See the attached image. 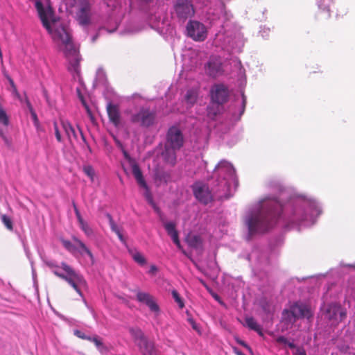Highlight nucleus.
I'll return each instance as SVG.
<instances>
[{
  "label": "nucleus",
  "mask_w": 355,
  "mask_h": 355,
  "mask_svg": "<svg viewBox=\"0 0 355 355\" xmlns=\"http://www.w3.org/2000/svg\"><path fill=\"white\" fill-rule=\"evenodd\" d=\"M283 242L282 236H278L274 242L270 241L268 248L256 245L247 256L252 266V272L263 283L268 279V273L271 266V257L274 253L275 248Z\"/></svg>",
  "instance_id": "7ed1b4c3"
},
{
  "label": "nucleus",
  "mask_w": 355,
  "mask_h": 355,
  "mask_svg": "<svg viewBox=\"0 0 355 355\" xmlns=\"http://www.w3.org/2000/svg\"><path fill=\"white\" fill-rule=\"evenodd\" d=\"M178 150H180L173 148L164 144V150L162 152V157L164 162L171 166H174L177 162V152Z\"/></svg>",
  "instance_id": "393cba45"
},
{
  "label": "nucleus",
  "mask_w": 355,
  "mask_h": 355,
  "mask_svg": "<svg viewBox=\"0 0 355 355\" xmlns=\"http://www.w3.org/2000/svg\"><path fill=\"white\" fill-rule=\"evenodd\" d=\"M200 162V167H203V168H205L206 166H207V162H205L203 159H201Z\"/></svg>",
  "instance_id": "774afa93"
},
{
  "label": "nucleus",
  "mask_w": 355,
  "mask_h": 355,
  "mask_svg": "<svg viewBox=\"0 0 355 355\" xmlns=\"http://www.w3.org/2000/svg\"><path fill=\"white\" fill-rule=\"evenodd\" d=\"M78 130H79V132H80V136H81V139H82L83 141L85 144H87L86 137H85V136L84 135V134H83V131H82L81 128H78Z\"/></svg>",
  "instance_id": "0e129e2a"
},
{
  "label": "nucleus",
  "mask_w": 355,
  "mask_h": 355,
  "mask_svg": "<svg viewBox=\"0 0 355 355\" xmlns=\"http://www.w3.org/2000/svg\"><path fill=\"white\" fill-rule=\"evenodd\" d=\"M92 342L95 344L96 348H98L101 344L103 343L101 340V338L98 336H94V338H92Z\"/></svg>",
  "instance_id": "5fc2aeb1"
},
{
  "label": "nucleus",
  "mask_w": 355,
  "mask_h": 355,
  "mask_svg": "<svg viewBox=\"0 0 355 355\" xmlns=\"http://www.w3.org/2000/svg\"><path fill=\"white\" fill-rule=\"evenodd\" d=\"M281 321L287 327H292L297 321L291 305L282 311Z\"/></svg>",
  "instance_id": "cd10ccee"
},
{
  "label": "nucleus",
  "mask_w": 355,
  "mask_h": 355,
  "mask_svg": "<svg viewBox=\"0 0 355 355\" xmlns=\"http://www.w3.org/2000/svg\"><path fill=\"white\" fill-rule=\"evenodd\" d=\"M212 182L214 192L225 199L232 196V189L238 187L239 181L233 165L227 160H221L214 168Z\"/></svg>",
  "instance_id": "20e7f679"
},
{
  "label": "nucleus",
  "mask_w": 355,
  "mask_h": 355,
  "mask_svg": "<svg viewBox=\"0 0 355 355\" xmlns=\"http://www.w3.org/2000/svg\"><path fill=\"white\" fill-rule=\"evenodd\" d=\"M195 10L189 0H176L173 3L172 16L184 23L193 16Z\"/></svg>",
  "instance_id": "ddd939ff"
},
{
  "label": "nucleus",
  "mask_w": 355,
  "mask_h": 355,
  "mask_svg": "<svg viewBox=\"0 0 355 355\" xmlns=\"http://www.w3.org/2000/svg\"><path fill=\"white\" fill-rule=\"evenodd\" d=\"M30 114H31V119H32L33 122L37 121L39 120L35 111H33V112H30Z\"/></svg>",
  "instance_id": "e2e57ef3"
},
{
  "label": "nucleus",
  "mask_w": 355,
  "mask_h": 355,
  "mask_svg": "<svg viewBox=\"0 0 355 355\" xmlns=\"http://www.w3.org/2000/svg\"><path fill=\"white\" fill-rule=\"evenodd\" d=\"M241 139V132H236L231 135H224L223 140L229 147L236 144Z\"/></svg>",
  "instance_id": "72a5a7b5"
},
{
  "label": "nucleus",
  "mask_w": 355,
  "mask_h": 355,
  "mask_svg": "<svg viewBox=\"0 0 355 355\" xmlns=\"http://www.w3.org/2000/svg\"><path fill=\"white\" fill-rule=\"evenodd\" d=\"M0 137L2 139L6 146H10V141L1 128H0Z\"/></svg>",
  "instance_id": "09e8293b"
},
{
  "label": "nucleus",
  "mask_w": 355,
  "mask_h": 355,
  "mask_svg": "<svg viewBox=\"0 0 355 355\" xmlns=\"http://www.w3.org/2000/svg\"><path fill=\"white\" fill-rule=\"evenodd\" d=\"M198 97L199 88L196 87H191L187 89L182 102L187 106V108H190L196 103Z\"/></svg>",
  "instance_id": "a878e982"
},
{
  "label": "nucleus",
  "mask_w": 355,
  "mask_h": 355,
  "mask_svg": "<svg viewBox=\"0 0 355 355\" xmlns=\"http://www.w3.org/2000/svg\"><path fill=\"white\" fill-rule=\"evenodd\" d=\"M80 230L84 232L86 236L89 237L94 234L92 228L85 220L78 223Z\"/></svg>",
  "instance_id": "c9c22d12"
},
{
  "label": "nucleus",
  "mask_w": 355,
  "mask_h": 355,
  "mask_svg": "<svg viewBox=\"0 0 355 355\" xmlns=\"http://www.w3.org/2000/svg\"><path fill=\"white\" fill-rule=\"evenodd\" d=\"M165 144L179 150L183 147L184 144V137L179 127L172 125L168 129L166 135Z\"/></svg>",
  "instance_id": "a211bd4d"
},
{
  "label": "nucleus",
  "mask_w": 355,
  "mask_h": 355,
  "mask_svg": "<svg viewBox=\"0 0 355 355\" xmlns=\"http://www.w3.org/2000/svg\"><path fill=\"white\" fill-rule=\"evenodd\" d=\"M187 35L196 42H202L207 37V29L201 22L189 20L186 26Z\"/></svg>",
  "instance_id": "2eb2a0df"
},
{
  "label": "nucleus",
  "mask_w": 355,
  "mask_h": 355,
  "mask_svg": "<svg viewBox=\"0 0 355 355\" xmlns=\"http://www.w3.org/2000/svg\"><path fill=\"white\" fill-rule=\"evenodd\" d=\"M76 93H77V95H78L79 99L81 101L83 105L85 107V108L87 109V112L89 113H90V110L89 109V107L87 106V103H86V102H85V101L84 99V97H83V94L81 93V91H80V88H78V87L76 88Z\"/></svg>",
  "instance_id": "de8ad7c7"
},
{
  "label": "nucleus",
  "mask_w": 355,
  "mask_h": 355,
  "mask_svg": "<svg viewBox=\"0 0 355 355\" xmlns=\"http://www.w3.org/2000/svg\"><path fill=\"white\" fill-rule=\"evenodd\" d=\"M188 322L191 324L192 329L198 334H200V328L198 324L196 322L193 318H189L187 319Z\"/></svg>",
  "instance_id": "a18cd8bd"
},
{
  "label": "nucleus",
  "mask_w": 355,
  "mask_h": 355,
  "mask_svg": "<svg viewBox=\"0 0 355 355\" xmlns=\"http://www.w3.org/2000/svg\"><path fill=\"white\" fill-rule=\"evenodd\" d=\"M60 122L69 141L71 143L72 138H73L75 140H78V135L72 124L68 120L62 119Z\"/></svg>",
  "instance_id": "c85d7f7f"
},
{
  "label": "nucleus",
  "mask_w": 355,
  "mask_h": 355,
  "mask_svg": "<svg viewBox=\"0 0 355 355\" xmlns=\"http://www.w3.org/2000/svg\"><path fill=\"white\" fill-rule=\"evenodd\" d=\"M210 102L207 107V114L211 120L216 119L224 111V105L230 98V90L223 83L214 84L209 91Z\"/></svg>",
  "instance_id": "423d86ee"
},
{
  "label": "nucleus",
  "mask_w": 355,
  "mask_h": 355,
  "mask_svg": "<svg viewBox=\"0 0 355 355\" xmlns=\"http://www.w3.org/2000/svg\"><path fill=\"white\" fill-rule=\"evenodd\" d=\"M6 77L7 80H8L9 84H10V87H12V89H14L15 87H17L14 80H12V78L10 76L6 75Z\"/></svg>",
  "instance_id": "052dcab7"
},
{
  "label": "nucleus",
  "mask_w": 355,
  "mask_h": 355,
  "mask_svg": "<svg viewBox=\"0 0 355 355\" xmlns=\"http://www.w3.org/2000/svg\"><path fill=\"white\" fill-rule=\"evenodd\" d=\"M118 238H119V241L125 246V248L127 249H128V248H130L122 234L119 235Z\"/></svg>",
  "instance_id": "680f3d73"
},
{
  "label": "nucleus",
  "mask_w": 355,
  "mask_h": 355,
  "mask_svg": "<svg viewBox=\"0 0 355 355\" xmlns=\"http://www.w3.org/2000/svg\"><path fill=\"white\" fill-rule=\"evenodd\" d=\"M114 142H115V144L117 146V148H119L121 150V151L123 149H125L123 143L120 140H119L116 138H114Z\"/></svg>",
  "instance_id": "4d7b16f0"
},
{
  "label": "nucleus",
  "mask_w": 355,
  "mask_h": 355,
  "mask_svg": "<svg viewBox=\"0 0 355 355\" xmlns=\"http://www.w3.org/2000/svg\"><path fill=\"white\" fill-rule=\"evenodd\" d=\"M94 85L96 87H97L98 85H102L103 87H106L107 79H106L105 73L103 71V69H98L97 70Z\"/></svg>",
  "instance_id": "f704fd0d"
},
{
  "label": "nucleus",
  "mask_w": 355,
  "mask_h": 355,
  "mask_svg": "<svg viewBox=\"0 0 355 355\" xmlns=\"http://www.w3.org/2000/svg\"><path fill=\"white\" fill-rule=\"evenodd\" d=\"M129 333L142 355H157V349L154 342L150 340L141 328L130 327Z\"/></svg>",
  "instance_id": "9b49d317"
},
{
  "label": "nucleus",
  "mask_w": 355,
  "mask_h": 355,
  "mask_svg": "<svg viewBox=\"0 0 355 355\" xmlns=\"http://www.w3.org/2000/svg\"><path fill=\"white\" fill-rule=\"evenodd\" d=\"M277 343L284 345L293 349V355H307L305 349L302 347H297L293 342L289 341L285 336H279L275 338Z\"/></svg>",
  "instance_id": "bb28decb"
},
{
  "label": "nucleus",
  "mask_w": 355,
  "mask_h": 355,
  "mask_svg": "<svg viewBox=\"0 0 355 355\" xmlns=\"http://www.w3.org/2000/svg\"><path fill=\"white\" fill-rule=\"evenodd\" d=\"M328 275L335 276L337 278L347 277L346 293L349 297H355V265L354 264H345L341 262L336 268L330 269L327 273H320L313 276H307L300 277H293L292 281H297L298 283L304 282L308 279L311 278H321L325 277Z\"/></svg>",
  "instance_id": "39448f33"
},
{
  "label": "nucleus",
  "mask_w": 355,
  "mask_h": 355,
  "mask_svg": "<svg viewBox=\"0 0 355 355\" xmlns=\"http://www.w3.org/2000/svg\"><path fill=\"white\" fill-rule=\"evenodd\" d=\"M127 250L128 254L131 256L132 259L134 260L135 262H136L141 266H143L146 264V259L136 248H128Z\"/></svg>",
  "instance_id": "2f4dec72"
},
{
  "label": "nucleus",
  "mask_w": 355,
  "mask_h": 355,
  "mask_svg": "<svg viewBox=\"0 0 355 355\" xmlns=\"http://www.w3.org/2000/svg\"><path fill=\"white\" fill-rule=\"evenodd\" d=\"M214 42L230 53H239L243 50L245 40L240 33L235 34L233 37L220 33L216 35Z\"/></svg>",
  "instance_id": "1a4fd4ad"
},
{
  "label": "nucleus",
  "mask_w": 355,
  "mask_h": 355,
  "mask_svg": "<svg viewBox=\"0 0 355 355\" xmlns=\"http://www.w3.org/2000/svg\"><path fill=\"white\" fill-rule=\"evenodd\" d=\"M97 349L102 354H106L109 352L108 347L102 343L101 345L97 348Z\"/></svg>",
  "instance_id": "3c124183"
},
{
  "label": "nucleus",
  "mask_w": 355,
  "mask_h": 355,
  "mask_svg": "<svg viewBox=\"0 0 355 355\" xmlns=\"http://www.w3.org/2000/svg\"><path fill=\"white\" fill-rule=\"evenodd\" d=\"M237 343L245 347H248V345L246 344V343L243 340H238Z\"/></svg>",
  "instance_id": "338daca9"
},
{
  "label": "nucleus",
  "mask_w": 355,
  "mask_h": 355,
  "mask_svg": "<svg viewBox=\"0 0 355 355\" xmlns=\"http://www.w3.org/2000/svg\"><path fill=\"white\" fill-rule=\"evenodd\" d=\"M109 225H110L111 230L113 232H114L115 231H117V230H119L118 226L116 225V224L115 223V222L114 220H112L111 223H110Z\"/></svg>",
  "instance_id": "bf43d9fd"
},
{
  "label": "nucleus",
  "mask_w": 355,
  "mask_h": 355,
  "mask_svg": "<svg viewBox=\"0 0 355 355\" xmlns=\"http://www.w3.org/2000/svg\"><path fill=\"white\" fill-rule=\"evenodd\" d=\"M214 298L220 304H223V301L221 300L220 297L218 295H214Z\"/></svg>",
  "instance_id": "69168bd1"
},
{
  "label": "nucleus",
  "mask_w": 355,
  "mask_h": 355,
  "mask_svg": "<svg viewBox=\"0 0 355 355\" xmlns=\"http://www.w3.org/2000/svg\"><path fill=\"white\" fill-rule=\"evenodd\" d=\"M166 176V175L164 172L157 173L156 174V179L159 180L161 181L165 180Z\"/></svg>",
  "instance_id": "13d9d810"
},
{
  "label": "nucleus",
  "mask_w": 355,
  "mask_h": 355,
  "mask_svg": "<svg viewBox=\"0 0 355 355\" xmlns=\"http://www.w3.org/2000/svg\"><path fill=\"white\" fill-rule=\"evenodd\" d=\"M158 271V268L157 266L153 264L150 266V268L148 271V273L150 275H154Z\"/></svg>",
  "instance_id": "864d4df0"
},
{
  "label": "nucleus",
  "mask_w": 355,
  "mask_h": 355,
  "mask_svg": "<svg viewBox=\"0 0 355 355\" xmlns=\"http://www.w3.org/2000/svg\"><path fill=\"white\" fill-rule=\"evenodd\" d=\"M291 305L297 320L306 319L309 321L313 319V311L309 304L301 301H296Z\"/></svg>",
  "instance_id": "6ab92c4d"
},
{
  "label": "nucleus",
  "mask_w": 355,
  "mask_h": 355,
  "mask_svg": "<svg viewBox=\"0 0 355 355\" xmlns=\"http://www.w3.org/2000/svg\"><path fill=\"white\" fill-rule=\"evenodd\" d=\"M12 93L19 101H20L21 103H23V98L21 97V96L20 95V94L19 93V92L17 91V87H15L14 89H12Z\"/></svg>",
  "instance_id": "6e6d98bb"
},
{
  "label": "nucleus",
  "mask_w": 355,
  "mask_h": 355,
  "mask_svg": "<svg viewBox=\"0 0 355 355\" xmlns=\"http://www.w3.org/2000/svg\"><path fill=\"white\" fill-rule=\"evenodd\" d=\"M83 172L89 178L92 182L94 181L95 171L91 165H87L83 166Z\"/></svg>",
  "instance_id": "a19ab883"
},
{
  "label": "nucleus",
  "mask_w": 355,
  "mask_h": 355,
  "mask_svg": "<svg viewBox=\"0 0 355 355\" xmlns=\"http://www.w3.org/2000/svg\"><path fill=\"white\" fill-rule=\"evenodd\" d=\"M188 244L191 248H198L202 245V239L199 236H192L189 239Z\"/></svg>",
  "instance_id": "58836bf2"
},
{
  "label": "nucleus",
  "mask_w": 355,
  "mask_h": 355,
  "mask_svg": "<svg viewBox=\"0 0 355 355\" xmlns=\"http://www.w3.org/2000/svg\"><path fill=\"white\" fill-rule=\"evenodd\" d=\"M1 221L8 230H12V229H13L12 221L9 216H8L5 214L2 215L1 216Z\"/></svg>",
  "instance_id": "79ce46f5"
},
{
  "label": "nucleus",
  "mask_w": 355,
  "mask_h": 355,
  "mask_svg": "<svg viewBox=\"0 0 355 355\" xmlns=\"http://www.w3.org/2000/svg\"><path fill=\"white\" fill-rule=\"evenodd\" d=\"M259 306L262 311L266 314L272 313V309L270 302L266 299H261L259 301Z\"/></svg>",
  "instance_id": "ea45409f"
},
{
  "label": "nucleus",
  "mask_w": 355,
  "mask_h": 355,
  "mask_svg": "<svg viewBox=\"0 0 355 355\" xmlns=\"http://www.w3.org/2000/svg\"><path fill=\"white\" fill-rule=\"evenodd\" d=\"M171 295L175 300V302L178 304L180 309H183L184 307V299L180 296L178 291L175 289H173L171 291Z\"/></svg>",
  "instance_id": "e433bc0d"
},
{
  "label": "nucleus",
  "mask_w": 355,
  "mask_h": 355,
  "mask_svg": "<svg viewBox=\"0 0 355 355\" xmlns=\"http://www.w3.org/2000/svg\"><path fill=\"white\" fill-rule=\"evenodd\" d=\"M24 101L26 103V107H27L29 112L35 111V110L33 107V105H32L31 103L30 102L28 98L27 97V96L26 94H25V96H24V99H23V102Z\"/></svg>",
  "instance_id": "8fccbe9b"
},
{
  "label": "nucleus",
  "mask_w": 355,
  "mask_h": 355,
  "mask_svg": "<svg viewBox=\"0 0 355 355\" xmlns=\"http://www.w3.org/2000/svg\"><path fill=\"white\" fill-rule=\"evenodd\" d=\"M74 335L80 338L83 339V340L85 339V338H86V336H87V334H85V332H83L81 330H78V329L74 330Z\"/></svg>",
  "instance_id": "603ef678"
},
{
  "label": "nucleus",
  "mask_w": 355,
  "mask_h": 355,
  "mask_svg": "<svg viewBox=\"0 0 355 355\" xmlns=\"http://www.w3.org/2000/svg\"><path fill=\"white\" fill-rule=\"evenodd\" d=\"M276 191L252 205L245 211V240L250 241L275 227L301 231L316 225L323 214L321 202L311 195L291 191L279 182H270Z\"/></svg>",
  "instance_id": "f257e3e1"
},
{
  "label": "nucleus",
  "mask_w": 355,
  "mask_h": 355,
  "mask_svg": "<svg viewBox=\"0 0 355 355\" xmlns=\"http://www.w3.org/2000/svg\"><path fill=\"white\" fill-rule=\"evenodd\" d=\"M0 123L3 126H8L10 124V119L3 107L0 104Z\"/></svg>",
  "instance_id": "4c0bfd02"
},
{
  "label": "nucleus",
  "mask_w": 355,
  "mask_h": 355,
  "mask_svg": "<svg viewBox=\"0 0 355 355\" xmlns=\"http://www.w3.org/2000/svg\"><path fill=\"white\" fill-rule=\"evenodd\" d=\"M324 316L334 324L342 321L346 317V313L342 310L340 305L330 304L327 305Z\"/></svg>",
  "instance_id": "412c9836"
},
{
  "label": "nucleus",
  "mask_w": 355,
  "mask_h": 355,
  "mask_svg": "<svg viewBox=\"0 0 355 355\" xmlns=\"http://www.w3.org/2000/svg\"><path fill=\"white\" fill-rule=\"evenodd\" d=\"M53 128H54V131H55V136L57 141L60 143H62L63 139H62L61 133L59 130L58 125V123L56 121L53 122Z\"/></svg>",
  "instance_id": "c03bdc74"
},
{
  "label": "nucleus",
  "mask_w": 355,
  "mask_h": 355,
  "mask_svg": "<svg viewBox=\"0 0 355 355\" xmlns=\"http://www.w3.org/2000/svg\"><path fill=\"white\" fill-rule=\"evenodd\" d=\"M157 216L159 218V220L162 223V225L167 232L168 235L171 237L174 244L178 248H181V243L179 237V232L176 229V225L173 221H166L164 214L162 211H161V214H158Z\"/></svg>",
  "instance_id": "4be33fe9"
},
{
  "label": "nucleus",
  "mask_w": 355,
  "mask_h": 355,
  "mask_svg": "<svg viewBox=\"0 0 355 355\" xmlns=\"http://www.w3.org/2000/svg\"><path fill=\"white\" fill-rule=\"evenodd\" d=\"M77 10L75 19L83 27L88 26L92 23V3L89 0H76Z\"/></svg>",
  "instance_id": "4468645a"
},
{
  "label": "nucleus",
  "mask_w": 355,
  "mask_h": 355,
  "mask_svg": "<svg viewBox=\"0 0 355 355\" xmlns=\"http://www.w3.org/2000/svg\"><path fill=\"white\" fill-rule=\"evenodd\" d=\"M196 199L200 203L207 205L214 201V196L209 187L202 182H195L191 186Z\"/></svg>",
  "instance_id": "f3484780"
},
{
  "label": "nucleus",
  "mask_w": 355,
  "mask_h": 355,
  "mask_svg": "<svg viewBox=\"0 0 355 355\" xmlns=\"http://www.w3.org/2000/svg\"><path fill=\"white\" fill-rule=\"evenodd\" d=\"M316 2L319 9L324 12L325 17H330L331 7L333 4L332 0H316Z\"/></svg>",
  "instance_id": "473e14b6"
},
{
  "label": "nucleus",
  "mask_w": 355,
  "mask_h": 355,
  "mask_svg": "<svg viewBox=\"0 0 355 355\" xmlns=\"http://www.w3.org/2000/svg\"><path fill=\"white\" fill-rule=\"evenodd\" d=\"M156 114L148 107H141L132 115V121L138 123L142 127L148 128L154 125Z\"/></svg>",
  "instance_id": "dca6fc26"
},
{
  "label": "nucleus",
  "mask_w": 355,
  "mask_h": 355,
  "mask_svg": "<svg viewBox=\"0 0 355 355\" xmlns=\"http://www.w3.org/2000/svg\"><path fill=\"white\" fill-rule=\"evenodd\" d=\"M246 103L247 99L243 92H241L240 96L235 97L230 103L225 113V117L229 120V125H233L241 119L245 112Z\"/></svg>",
  "instance_id": "f8f14e48"
},
{
  "label": "nucleus",
  "mask_w": 355,
  "mask_h": 355,
  "mask_svg": "<svg viewBox=\"0 0 355 355\" xmlns=\"http://www.w3.org/2000/svg\"><path fill=\"white\" fill-rule=\"evenodd\" d=\"M72 206L74 210L75 215L76 216L78 222H80L81 220H84L81 216V214L74 201L72 202Z\"/></svg>",
  "instance_id": "49530a36"
},
{
  "label": "nucleus",
  "mask_w": 355,
  "mask_h": 355,
  "mask_svg": "<svg viewBox=\"0 0 355 355\" xmlns=\"http://www.w3.org/2000/svg\"><path fill=\"white\" fill-rule=\"evenodd\" d=\"M119 26V22L116 19H114V24L112 26L107 25V26L101 27L98 30L97 33L92 36V42H95L98 38V37L104 32H107L108 33H114L118 28Z\"/></svg>",
  "instance_id": "7c9ffc66"
},
{
  "label": "nucleus",
  "mask_w": 355,
  "mask_h": 355,
  "mask_svg": "<svg viewBox=\"0 0 355 355\" xmlns=\"http://www.w3.org/2000/svg\"><path fill=\"white\" fill-rule=\"evenodd\" d=\"M71 239L73 243L69 240L61 239L60 241L64 248L76 259L87 256L92 264H94L95 257L91 250L77 236H72Z\"/></svg>",
  "instance_id": "9d476101"
},
{
  "label": "nucleus",
  "mask_w": 355,
  "mask_h": 355,
  "mask_svg": "<svg viewBox=\"0 0 355 355\" xmlns=\"http://www.w3.org/2000/svg\"><path fill=\"white\" fill-rule=\"evenodd\" d=\"M34 4L43 27L55 41L61 42L60 49L69 62L68 70L73 78L83 86L80 66L81 58L79 49L73 42L71 34L64 25L58 24L59 19L55 16V11L49 1L44 3L41 0H35Z\"/></svg>",
  "instance_id": "f03ea898"
},
{
  "label": "nucleus",
  "mask_w": 355,
  "mask_h": 355,
  "mask_svg": "<svg viewBox=\"0 0 355 355\" xmlns=\"http://www.w3.org/2000/svg\"><path fill=\"white\" fill-rule=\"evenodd\" d=\"M205 71L208 76L216 78L223 74V64L220 57L211 56L206 63Z\"/></svg>",
  "instance_id": "5701e85b"
},
{
  "label": "nucleus",
  "mask_w": 355,
  "mask_h": 355,
  "mask_svg": "<svg viewBox=\"0 0 355 355\" xmlns=\"http://www.w3.org/2000/svg\"><path fill=\"white\" fill-rule=\"evenodd\" d=\"M136 300L137 302L145 304L149 310L154 313L157 316L160 313V308L156 302L153 296L147 292L137 291L136 293Z\"/></svg>",
  "instance_id": "aec40b11"
},
{
  "label": "nucleus",
  "mask_w": 355,
  "mask_h": 355,
  "mask_svg": "<svg viewBox=\"0 0 355 355\" xmlns=\"http://www.w3.org/2000/svg\"><path fill=\"white\" fill-rule=\"evenodd\" d=\"M270 32V28L266 27L265 26L260 27L259 34L263 39L266 40L268 38Z\"/></svg>",
  "instance_id": "37998d69"
},
{
  "label": "nucleus",
  "mask_w": 355,
  "mask_h": 355,
  "mask_svg": "<svg viewBox=\"0 0 355 355\" xmlns=\"http://www.w3.org/2000/svg\"><path fill=\"white\" fill-rule=\"evenodd\" d=\"M121 152L124 159L129 162L132 168V173L137 184L141 188L144 189V191L143 193V196L145 200H146L147 203L153 209L154 211L156 214H161V209L155 203L153 199L151 190L144 178L142 171L139 166L138 165V164L135 162V159L132 158L130 155L125 149H123Z\"/></svg>",
  "instance_id": "0eeeda50"
},
{
  "label": "nucleus",
  "mask_w": 355,
  "mask_h": 355,
  "mask_svg": "<svg viewBox=\"0 0 355 355\" xmlns=\"http://www.w3.org/2000/svg\"><path fill=\"white\" fill-rule=\"evenodd\" d=\"M60 268L65 273L60 272L58 270H53L54 275L66 281L83 298V293L80 288V286H87V281L83 275L65 262L61 263Z\"/></svg>",
  "instance_id": "6e6552de"
},
{
  "label": "nucleus",
  "mask_w": 355,
  "mask_h": 355,
  "mask_svg": "<svg viewBox=\"0 0 355 355\" xmlns=\"http://www.w3.org/2000/svg\"><path fill=\"white\" fill-rule=\"evenodd\" d=\"M106 108L110 121L115 128H119L121 125V114L119 106L109 102Z\"/></svg>",
  "instance_id": "b1692460"
},
{
  "label": "nucleus",
  "mask_w": 355,
  "mask_h": 355,
  "mask_svg": "<svg viewBox=\"0 0 355 355\" xmlns=\"http://www.w3.org/2000/svg\"><path fill=\"white\" fill-rule=\"evenodd\" d=\"M243 326L250 330L254 331L261 336L263 335L262 327L252 316H246L245 318Z\"/></svg>",
  "instance_id": "c756f323"
}]
</instances>
